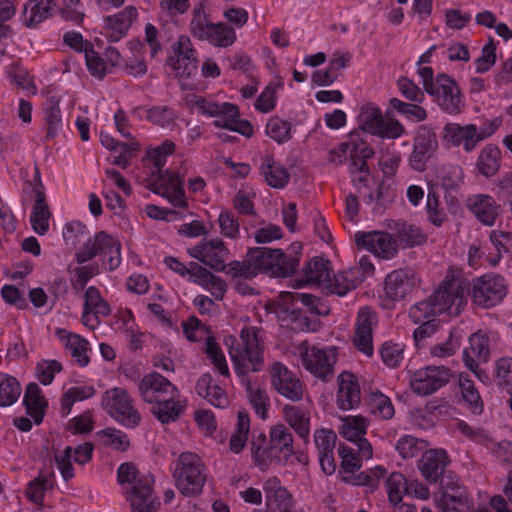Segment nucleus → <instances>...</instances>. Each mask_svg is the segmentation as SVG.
<instances>
[{
  "label": "nucleus",
  "instance_id": "nucleus-55",
  "mask_svg": "<svg viewBox=\"0 0 512 512\" xmlns=\"http://www.w3.org/2000/svg\"><path fill=\"white\" fill-rule=\"evenodd\" d=\"M425 240L426 237L418 227L407 223L398 224L396 240L398 246L400 245L403 248L414 247L421 245Z\"/></svg>",
  "mask_w": 512,
  "mask_h": 512
},
{
  "label": "nucleus",
  "instance_id": "nucleus-64",
  "mask_svg": "<svg viewBox=\"0 0 512 512\" xmlns=\"http://www.w3.org/2000/svg\"><path fill=\"white\" fill-rule=\"evenodd\" d=\"M146 118L155 125L172 128L175 125L176 113L167 106H154L146 110Z\"/></svg>",
  "mask_w": 512,
  "mask_h": 512
},
{
  "label": "nucleus",
  "instance_id": "nucleus-48",
  "mask_svg": "<svg viewBox=\"0 0 512 512\" xmlns=\"http://www.w3.org/2000/svg\"><path fill=\"white\" fill-rule=\"evenodd\" d=\"M501 151L498 146L488 144L480 151L476 166L478 171L485 177H491L500 168Z\"/></svg>",
  "mask_w": 512,
  "mask_h": 512
},
{
  "label": "nucleus",
  "instance_id": "nucleus-50",
  "mask_svg": "<svg viewBox=\"0 0 512 512\" xmlns=\"http://www.w3.org/2000/svg\"><path fill=\"white\" fill-rule=\"evenodd\" d=\"M304 275L308 282L325 288L330 278V262L322 257H314L307 263Z\"/></svg>",
  "mask_w": 512,
  "mask_h": 512
},
{
  "label": "nucleus",
  "instance_id": "nucleus-54",
  "mask_svg": "<svg viewBox=\"0 0 512 512\" xmlns=\"http://www.w3.org/2000/svg\"><path fill=\"white\" fill-rule=\"evenodd\" d=\"M246 390L249 403L254 409L256 415L263 420L266 419L270 408V400L266 391L258 386H253L250 383L247 384Z\"/></svg>",
  "mask_w": 512,
  "mask_h": 512
},
{
  "label": "nucleus",
  "instance_id": "nucleus-26",
  "mask_svg": "<svg viewBox=\"0 0 512 512\" xmlns=\"http://www.w3.org/2000/svg\"><path fill=\"white\" fill-rule=\"evenodd\" d=\"M138 17L134 6H126L123 10L104 17L103 34L110 42H118L124 38L133 22Z\"/></svg>",
  "mask_w": 512,
  "mask_h": 512
},
{
  "label": "nucleus",
  "instance_id": "nucleus-58",
  "mask_svg": "<svg viewBox=\"0 0 512 512\" xmlns=\"http://www.w3.org/2000/svg\"><path fill=\"white\" fill-rule=\"evenodd\" d=\"M205 352L211 361L214 369L222 376L229 377L230 371L226 361V357L212 337H207L205 344Z\"/></svg>",
  "mask_w": 512,
  "mask_h": 512
},
{
  "label": "nucleus",
  "instance_id": "nucleus-17",
  "mask_svg": "<svg viewBox=\"0 0 512 512\" xmlns=\"http://www.w3.org/2000/svg\"><path fill=\"white\" fill-rule=\"evenodd\" d=\"M450 377V369L445 366H426L411 375L410 387L415 394L428 396L445 386Z\"/></svg>",
  "mask_w": 512,
  "mask_h": 512
},
{
  "label": "nucleus",
  "instance_id": "nucleus-9",
  "mask_svg": "<svg viewBox=\"0 0 512 512\" xmlns=\"http://www.w3.org/2000/svg\"><path fill=\"white\" fill-rule=\"evenodd\" d=\"M297 351L303 367L313 376L324 381L332 377L337 362L335 347L320 348L304 341L299 344Z\"/></svg>",
  "mask_w": 512,
  "mask_h": 512
},
{
  "label": "nucleus",
  "instance_id": "nucleus-60",
  "mask_svg": "<svg viewBox=\"0 0 512 512\" xmlns=\"http://www.w3.org/2000/svg\"><path fill=\"white\" fill-rule=\"evenodd\" d=\"M94 394L95 389L92 386L83 385L70 387L61 399V405L64 413L69 414L75 402L88 399Z\"/></svg>",
  "mask_w": 512,
  "mask_h": 512
},
{
  "label": "nucleus",
  "instance_id": "nucleus-47",
  "mask_svg": "<svg viewBox=\"0 0 512 512\" xmlns=\"http://www.w3.org/2000/svg\"><path fill=\"white\" fill-rule=\"evenodd\" d=\"M369 411L374 416L389 420L393 418L395 409L391 399L378 389H370L365 398Z\"/></svg>",
  "mask_w": 512,
  "mask_h": 512
},
{
  "label": "nucleus",
  "instance_id": "nucleus-19",
  "mask_svg": "<svg viewBox=\"0 0 512 512\" xmlns=\"http://www.w3.org/2000/svg\"><path fill=\"white\" fill-rule=\"evenodd\" d=\"M355 242L358 248L365 249L382 259H392L398 253L397 241L384 231L357 232Z\"/></svg>",
  "mask_w": 512,
  "mask_h": 512
},
{
  "label": "nucleus",
  "instance_id": "nucleus-44",
  "mask_svg": "<svg viewBox=\"0 0 512 512\" xmlns=\"http://www.w3.org/2000/svg\"><path fill=\"white\" fill-rule=\"evenodd\" d=\"M23 402L27 414L33 419L35 424H40L47 407V401L37 383L31 382L26 386Z\"/></svg>",
  "mask_w": 512,
  "mask_h": 512
},
{
  "label": "nucleus",
  "instance_id": "nucleus-34",
  "mask_svg": "<svg viewBox=\"0 0 512 512\" xmlns=\"http://www.w3.org/2000/svg\"><path fill=\"white\" fill-rule=\"evenodd\" d=\"M340 147L343 153L350 156L353 173H363L367 166L366 160L374 155L373 149L357 133L350 134L348 140L341 143Z\"/></svg>",
  "mask_w": 512,
  "mask_h": 512
},
{
  "label": "nucleus",
  "instance_id": "nucleus-15",
  "mask_svg": "<svg viewBox=\"0 0 512 512\" xmlns=\"http://www.w3.org/2000/svg\"><path fill=\"white\" fill-rule=\"evenodd\" d=\"M154 478L149 473H140L123 491L134 511L155 512L158 502L153 492Z\"/></svg>",
  "mask_w": 512,
  "mask_h": 512
},
{
  "label": "nucleus",
  "instance_id": "nucleus-57",
  "mask_svg": "<svg viewBox=\"0 0 512 512\" xmlns=\"http://www.w3.org/2000/svg\"><path fill=\"white\" fill-rule=\"evenodd\" d=\"M53 487V475L40 473L38 477L30 481L26 490V495L32 502L41 504L44 494Z\"/></svg>",
  "mask_w": 512,
  "mask_h": 512
},
{
  "label": "nucleus",
  "instance_id": "nucleus-13",
  "mask_svg": "<svg viewBox=\"0 0 512 512\" xmlns=\"http://www.w3.org/2000/svg\"><path fill=\"white\" fill-rule=\"evenodd\" d=\"M190 257L198 260L214 271L226 270V260L229 258V249L220 238L203 239L196 245L187 249Z\"/></svg>",
  "mask_w": 512,
  "mask_h": 512
},
{
  "label": "nucleus",
  "instance_id": "nucleus-6",
  "mask_svg": "<svg viewBox=\"0 0 512 512\" xmlns=\"http://www.w3.org/2000/svg\"><path fill=\"white\" fill-rule=\"evenodd\" d=\"M173 478L181 494L186 496L200 494L206 481L204 465L200 457L192 452L181 453L174 463Z\"/></svg>",
  "mask_w": 512,
  "mask_h": 512
},
{
  "label": "nucleus",
  "instance_id": "nucleus-10",
  "mask_svg": "<svg viewBox=\"0 0 512 512\" xmlns=\"http://www.w3.org/2000/svg\"><path fill=\"white\" fill-rule=\"evenodd\" d=\"M466 282L454 275H447L438 290L431 296L440 315L457 316L466 304Z\"/></svg>",
  "mask_w": 512,
  "mask_h": 512
},
{
  "label": "nucleus",
  "instance_id": "nucleus-16",
  "mask_svg": "<svg viewBox=\"0 0 512 512\" xmlns=\"http://www.w3.org/2000/svg\"><path fill=\"white\" fill-rule=\"evenodd\" d=\"M506 292L504 279L498 275H484L475 279L472 284V300L476 305L484 308L499 304Z\"/></svg>",
  "mask_w": 512,
  "mask_h": 512
},
{
  "label": "nucleus",
  "instance_id": "nucleus-49",
  "mask_svg": "<svg viewBox=\"0 0 512 512\" xmlns=\"http://www.w3.org/2000/svg\"><path fill=\"white\" fill-rule=\"evenodd\" d=\"M339 434L349 441L365 436L369 426L368 418L362 415H350L340 418Z\"/></svg>",
  "mask_w": 512,
  "mask_h": 512
},
{
  "label": "nucleus",
  "instance_id": "nucleus-63",
  "mask_svg": "<svg viewBox=\"0 0 512 512\" xmlns=\"http://www.w3.org/2000/svg\"><path fill=\"white\" fill-rule=\"evenodd\" d=\"M395 448L403 459H411L425 448V442L411 435H404L398 439Z\"/></svg>",
  "mask_w": 512,
  "mask_h": 512
},
{
  "label": "nucleus",
  "instance_id": "nucleus-53",
  "mask_svg": "<svg viewBox=\"0 0 512 512\" xmlns=\"http://www.w3.org/2000/svg\"><path fill=\"white\" fill-rule=\"evenodd\" d=\"M21 394V386L16 378L0 375V406L7 407L14 404Z\"/></svg>",
  "mask_w": 512,
  "mask_h": 512
},
{
  "label": "nucleus",
  "instance_id": "nucleus-3",
  "mask_svg": "<svg viewBox=\"0 0 512 512\" xmlns=\"http://www.w3.org/2000/svg\"><path fill=\"white\" fill-rule=\"evenodd\" d=\"M189 103L198 113L213 117L215 127L237 132L247 138L252 137L254 133L253 126L249 121L240 119L237 105L229 102H218L212 98L198 95H194Z\"/></svg>",
  "mask_w": 512,
  "mask_h": 512
},
{
  "label": "nucleus",
  "instance_id": "nucleus-29",
  "mask_svg": "<svg viewBox=\"0 0 512 512\" xmlns=\"http://www.w3.org/2000/svg\"><path fill=\"white\" fill-rule=\"evenodd\" d=\"M336 405L343 411L356 408L361 402V391L356 376L342 372L337 378Z\"/></svg>",
  "mask_w": 512,
  "mask_h": 512
},
{
  "label": "nucleus",
  "instance_id": "nucleus-45",
  "mask_svg": "<svg viewBox=\"0 0 512 512\" xmlns=\"http://www.w3.org/2000/svg\"><path fill=\"white\" fill-rule=\"evenodd\" d=\"M36 199L32 208L30 222L33 230L39 235H45L49 230L51 213L45 200V194L40 188L35 189Z\"/></svg>",
  "mask_w": 512,
  "mask_h": 512
},
{
  "label": "nucleus",
  "instance_id": "nucleus-8",
  "mask_svg": "<svg viewBox=\"0 0 512 512\" xmlns=\"http://www.w3.org/2000/svg\"><path fill=\"white\" fill-rule=\"evenodd\" d=\"M359 128L381 138L397 139L405 133L396 119L384 118L380 108L372 103L364 104L357 116Z\"/></svg>",
  "mask_w": 512,
  "mask_h": 512
},
{
  "label": "nucleus",
  "instance_id": "nucleus-31",
  "mask_svg": "<svg viewBox=\"0 0 512 512\" xmlns=\"http://www.w3.org/2000/svg\"><path fill=\"white\" fill-rule=\"evenodd\" d=\"M445 491L434 497V503L439 512H463L469 506V496L458 480L447 483Z\"/></svg>",
  "mask_w": 512,
  "mask_h": 512
},
{
  "label": "nucleus",
  "instance_id": "nucleus-21",
  "mask_svg": "<svg viewBox=\"0 0 512 512\" xmlns=\"http://www.w3.org/2000/svg\"><path fill=\"white\" fill-rule=\"evenodd\" d=\"M94 446L90 442H85L76 447L66 446L63 450H56L54 459L61 476L65 481L75 476L72 463L84 465L88 463L93 456Z\"/></svg>",
  "mask_w": 512,
  "mask_h": 512
},
{
  "label": "nucleus",
  "instance_id": "nucleus-42",
  "mask_svg": "<svg viewBox=\"0 0 512 512\" xmlns=\"http://www.w3.org/2000/svg\"><path fill=\"white\" fill-rule=\"evenodd\" d=\"M194 268L196 269V273H193L191 282L208 291L214 300L221 301L227 291L225 281L201 265L194 266Z\"/></svg>",
  "mask_w": 512,
  "mask_h": 512
},
{
  "label": "nucleus",
  "instance_id": "nucleus-14",
  "mask_svg": "<svg viewBox=\"0 0 512 512\" xmlns=\"http://www.w3.org/2000/svg\"><path fill=\"white\" fill-rule=\"evenodd\" d=\"M181 177L172 171L151 172L148 188L155 194L166 198L174 207L185 208L187 199L182 187Z\"/></svg>",
  "mask_w": 512,
  "mask_h": 512
},
{
  "label": "nucleus",
  "instance_id": "nucleus-23",
  "mask_svg": "<svg viewBox=\"0 0 512 512\" xmlns=\"http://www.w3.org/2000/svg\"><path fill=\"white\" fill-rule=\"evenodd\" d=\"M377 325V314L369 307L359 310L354 333V345L363 354L370 357L373 355V329Z\"/></svg>",
  "mask_w": 512,
  "mask_h": 512
},
{
  "label": "nucleus",
  "instance_id": "nucleus-1",
  "mask_svg": "<svg viewBox=\"0 0 512 512\" xmlns=\"http://www.w3.org/2000/svg\"><path fill=\"white\" fill-rule=\"evenodd\" d=\"M228 353L236 373L247 376L250 372H259L264 364L263 343L256 327H244L239 339L229 336L225 339Z\"/></svg>",
  "mask_w": 512,
  "mask_h": 512
},
{
  "label": "nucleus",
  "instance_id": "nucleus-22",
  "mask_svg": "<svg viewBox=\"0 0 512 512\" xmlns=\"http://www.w3.org/2000/svg\"><path fill=\"white\" fill-rule=\"evenodd\" d=\"M177 386L158 372L145 374L138 382L140 398L148 404L165 398L170 393L176 394Z\"/></svg>",
  "mask_w": 512,
  "mask_h": 512
},
{
  "label": "nucleus",
  "instance_id": "nucleus-56",
  "mask_svg": "<svg viewBox=\"0 0 512 512\" xmlns=\"http://www.w3.org/2000/svg\"><path fill=\"white\" fill-rule=\"evenodd\" d=\"M227 275H230L234 279L251 280L259 275L258 269L250 258V250L247 253L246 259L243 261H232L228 265Z\"/></svg>",
  "mask_w": 512,
  "mask_h": 512
},
{
  "label": "nucleus",
  "instance_id": "nucleus-33",
  "mask_svg": "<svg viewBox=\"0 0 512 512\" xmlns=\"http://www.w3.org/2000/svg\"><path fill=\"white\" fill-rule=\"evenodd\" d=\"M443 137L452 146H462L467 153L472 152L478 145L475 124L461 126L448 123L444 126Z\"/></svg>",
  "mask_w": 512,
  "mask_h": 512
},
{
  "label": "nucleus",
  "instance_id": "nucleus-38",
  "mask_svg": "<svg viewBox=\"0 0 512 512\" xmlns=\"http://www.w3.org/2000/svg\"><path fill=\"white\" fill-rule=\"evenodd\" d=\"M259 171L267 185L272 188L282 189L289 183L290 175L287 169L271 154L261 156Z\"/></svg>",
  "mask_w": 512,
  "mask_h": 512
},
{
  "label": "nucleus",
  "instance_id": "nucleus-46",
  "mask_svg": "<svg viewBox=\"0 0 512 512\" xmlns=\"http://www.w3.org/2000/svg\"><path fill=\"white\" fill-rule=\"evenodd\" d=\"M361 284V276L357 270L350 268L329 278L326 289L329 293L343 296Z\"/></svg>",
  "mask_w": 512,
  "mask_h": 512
},
{
  "label": "nucleus",
  "instance_id": "nucleus-28",
  "mask_svg": "<svg viewBox=\"0 0 512 512\" xmlns=\"http://www.w3.org/2000/svg\"><path fill=\"white\" fill-rule=\"evenodd\" d=\"M187 400L182 397L179 389L176 394L170 393L165 398L152 404L151 413L162 424L176 422L185 412Z\"/></svg>",
  "mask_w": 512,
  "mask_h": 512
},
{
  "label": "nucleus",
  "instance_id": "nucleus-11",
  "mask_svg": "<svg viewBox=\"0 0 512 512\" xmlns=\"http://www.w3.org/2000/svg\"><path fill=\"white\" fill-rule=\"evenodd\" d=\"M102 407L125 427H136L141 421V415L133 405V399L124 388L115 387L107 390L102 396Z\"/></svg>",
  "mask_w": 512,
  "mask_h": 512
},
{
  "label": "nucleus",
  "instance_id": "nucleus-27",
  "mask_svg": "<svg viewBox=\"0 0 512 512\" xmlns=\"http://www.w3.org/2000/svg\"><path fill=\"white\" fill-rule=\"evenodd\" d=\"M266 507L270 512H290L294 506L292 494L273 476L263 482Z\"/></svg>",
  "mask_w": 512,
  "mask_h": 512
},
{
  "label": "nucleus",
  "instance_id": "nucleus-37",
  "mask_svg": "<svg viewBox=\"0 0 512 512\" xmlns=\"http://www.w3.org/2000/svg\"><path fill=\"white\" fill-rule=\"evenodd\" d=\"M55 333L73 359L80 366H87L90 362L89 353L91 352L89 342L79 334L70 333L65 329L58 328Z\"/></svg>",
  "mask_w": 512,
  "mask_h": 512
},
{
  "label": "nucleus",
  "instance_id": "nucleus-43",
  "mask_svg": "<svg viewBox=\"0 0 512 512\" xmlns=\"http://www.w3.org/2000/svg\"><path fill=\"white\" fill-rule=\"evenodd\" d=\"M196 391L199 396L217 408H225L229 405L228 395L210 374H204L199 378Z\"/></svg>",
  "mask_w": 512,
  "mask_h": 512
},
{
  "label": "nucleus",
  "instance_id": "nucleus-35",
  "mask_svg": "<svg viewBox=\"0 0 512 512\" xmlns=\"http://www.w3.org/2000/svg\"><path fill=\"white\" fill-rule=\"evenodd\" d=\"M440 315L434 305L431 296L423 301H420L413 305L409 310V317L414 323H422L414 331V337L416 340L423 339L430 334L432 330V320L435 316Z\"/></svg>",
  "mask_w": 512,
  "mask_h": 512
},
{
  "label": "nucleus",
  "instance_id": "nucleus-5",
  "mask_svg": "<svg viewBox=\"0 0 512 512\" xmlns=\"http://www.w3.org/2000/svg\"><path fill=\"white\" fill-rule=\"evenodd\" d=\"M95 257H99L104 270H116L122 260L121 243L104 231L95 234L76 252L75 260L78 264H84Z\"/></svg>",
  "mask_w": 512,
  "mask_h": 512
},
{
  "label": "nucleus",
  "instance_id": "nucleus-12",
  "mask_svg": "<svg viewBox=\"0 0 512 512\" xmlns=\"http://www.w3.org/2000/svg\"><path fill=\"white\" fill-rule=\"evenodd\" d=\"M429 95L438 106L448 114H459L464 107V100L456 81L447 74H438L434 87H429Z\"/></svg>",
  "mask_w": 512,
  "mask_h": 512
},
{
  "label": "nucleus",
  "instance_id": "nucleus-18",
  "mask_svg": "<svg viewBox=\"0 0 512 512\" xmlns=\"http://www.w3.org/2000/svg\"><path fill=\"white\" fill-rule=\"evenodd\" d=\"M273 388L284 398L298 402L303 399L304 384L298 376L281 362H274L270 368Z\"/></svg>",
  "mask_w": 512,
  "mask_h": 512
},
{
  "label": "nucleus",
  "instance_id": "nucleus-32",
  "mask_svg": "<svg viewBox=\"0 0 512 512\" xmlns=\"http://www.w3.org/2000/svg\"><path fill=\"white\" fill-rule=\"evenodd\" d=\"M437 140L434 133L428 129L418 131L413 151L409 157L410 166L416 171H423L427 160L437 149Z\"/></svg>",
  "mask_w": 512,
  "mask_h": 512
},
{
  "label": "nucleus",
  "instance_id": "nucleus-24",
  "mask_svg": "<svg viewBox=\"0 0 512 512\" xmlns=\"http://www.w3.org/2000/svg\"><path fill=\"white\" fill-rule=\"evenodd\" d=\"M111 313V308L106 300L102 297L99 289L90 286L84 293V304L81 315L82 324L94 330L100 324V318L106 317Z\"/></svg>",
  "mask_w": 512,
  "mask_h": 512
},
{
  "label": "nucleus",
  "instance_id": "nucleus-62",
  "mask_svg": "<svg viewBox=\"0 0 512 512\" xmlns=\"http://www.w3.org/2000/svg\"><path fill=\"white\" fill-rule=\"evenodd\" d=\"M101 442L118 451H126L130 445L128 436L116 428H106L98 432Z\"/></svg>",
  "mask_w": 512,
  "mask_h": 512
},
{
  "label": "nucleus",
  "instance_id": "nucleus-59",
  "mask_svg": "<svg viewBox=\"0 0 512 512\" xmlns=\"http://www.w3.org/2000/svg\"><path fill=\"white\" fill-rule=\"evenodd\" d=\"M175 151V144L170 140L164 141L161 145L151 148L147 152V158L153 165L151 172H161L165 166L167 157Z\"/></svg>",
  "mask_w": 512,
  "mask_h": 512
},
{
  "label": "nucleus",
  "instance_id": "nucleus-2",
  "mask_svg": "<svg viewBox=\"0 0 512 512\" xmlns=\"http://www.w3.org/2000/svg\"><path fill=\"white\" fill-rule=\"evenodd\" d=\"M250 450L254 464L261 471H266L273 463H288L294 454V437L290 428L284 424H276L269 430L268 445L262 447L253 441Z\"/></svg>",
  "mask_w": 512,
  "mask_h": 512
},
{
  "label": "nucleus",
  "instance_id": "nucleus-61",
  "mask_svg": "<svg viewBox=\"0 0 512 512\" xmlns=\"http://www.w3.org/2000/svg\"><path fill=\"white\" fill-rule=\"evenodd\" d=\"M266 134L281 144L291 139V124L279 117H272L266 124Z\"/></svg>",
  "mask_w": 512,
  "mask_h": 512
},
{
  "label": "nucleus",
  "instance_id": "nucleus-30",
  "mask_svg": "<svg viewBox=\"0 0 512 512\" xmlns=\"http://www.w3.org/2000/svg\"><path fill=\"white\" fill-rule=\"evenodd\" d=\"M416 286L414 273L405 269L394 270L386 276L384 284L385 295L398 301L409 295Z\"/></svg>",
  "mask_w": 512,
  "mask_h": 512
},
{
  "label": "nucleus",
  "instance_id": "nucleus-4",
  "mask_svg": "<svg viewBox=\"0 0 512 512\" xmlns=\"http://www.w3.org/2000/svg\"><path fill=\"white\" fill-rule=\"evenodd\" d=\"M190 33L200 41H207L214 47L232 46L237 35L235 29L223 22L213 23L204 2L196 4L191 12Z\"/></svg>",
  "mask_w": 512,
  "mask_h": 512
},
{
  "label": "nucleus",
  "instance_id": "nucleus-39",
  "mask_svg": "<svg viewBox=\"0 0 512 512\" xmlns=\"http://www.w3.org/2000/svg\"><path fill=\"white\" fill-rule=\"evenodd\" d=\"M54 0H28L22 10V21L27 28H35L52 16Z\"/></svg>",
  "mask_w": 512,
  "mask_h": 512
},
{
  "label": "nucleus",
  "instance_id": "nucleus-36",
  "mask_svg": "<svg viewBox=\"0 0 512 512\" xmlns=\"http://www.w3.org/2000/svg\"><path fill=\"white\" fill-rule=\"evenodd\" d=\"M282 415L285 422L289 425L288 428L294 430L298 437L307 443L311 426L310 411L302 406L286 404L282 408Z\"/></svg>",
  "mask_w": 512,
  "mask_h": 512
},
{
  "label": "nucleus",
  "instance_id": "nucleus-7",
  "mask_svg": "<svg viewBox=\"0 0 512 512\" xmlns=\"http://www.w3.org/2000/svg\"><path fill=\"white\" fill-rule=\"evenodd\" d=\"M250 258L259 274L265 273L273 277H289L299 264L297 258L287 257L281 249L267 247L251 248Z\"/></svg>",
  "mask_w": 512,
  "mask_h": 512
},
{
  "label": "nucleus",
  "instance_id": "nucleus-51",
  "mask_svg": "<svg viewBox=\"0 0 512 512\" xmlns=\"http://www.w3.org/2000/svg\"><path fill=\"white\" fill-rule=\"evenodd\" d=\"M385 488L389 502L396 506L409 491L406 477L400 472H392L385 479Z\"/></svg>",
  "mask_w": 512,
  "mask_h": 512
},
{
  "label": "nucleus",
  "instance_id": "nucleus-25",
  "mask_svg": "<svg viewBox=\"0 0 512 512\" xmlns=\"http://www.w3.org/2000/svg\"><path fill=\"white\" fill-rule=\"evenodd\" d=\"M450 464V457L443 448L425 451L418 461V469L423 478L430 484L437 483Z\"/></svg>",
  "mask_w": 512,
  "mask_h": 512
},
{
  "label": "nucleus",
  "instance_id": "nucleus-41",
  "mask_svg": "<svg viewBox=\"0 0 512 512\" xmlns=\"http://www.w3.org/2000/svg\"><path fill=\"white\" fill-rule=\"evenodd\" d=\"M468 206L477 219L487 226L495 223L500 209L493 197L485 194L470 197Z\"/></svg>",
  "mask_w": 512,
  "mask_h": 512
},
{
  "label": "nucleus",
  "instance_id": "nucleus-52",
  "mask_svg": "<svg viewBox=\"0 0 512 512\" xmlns=\"http://www.w3.org/2000/svg\"><path fill=\"white\" fill-rule=\"evenodd\" d=\"M459 386L463 400L469 405L474 414H479L483 410L481 396L475 387L474 382L466 374H460Z\"/></svg>",
  "mask_w": 512,
  "mask_h": 512
},
{
  "label": "nucleus",
  "instance_id": "nucleus-20",
  "mask_svg": "<svg viewBox=\"0 0 512 512\" xmlns=\"http://www.w3.org/2000/svg\"><path fill=\"white\" fill-rule=\"evenodd\" d=\"M170 64L179 76H191L198 67L197 51L188 35L182 34L171 45Z\"/></svg>",
  "mask_w": 512,
  "mask_h": 512
},
{
  "label": "nucleus",
  "instance_id": "nucleus-40",
  "mask_svg": "<svg viewBox=\"0 0 512 512\" xmlns=\"http://www.w3.org/2000/svg\"><path fill=\"white\" fill-rule=\"evenodd\" d=\"M489 355L488 339L484 334L475 333L469 338V347L463 351L466 367L478 375V363L485 362Z\"/></svg>",
  "mask_w": 512,
  "mask_h": 512
}]
</instances>
